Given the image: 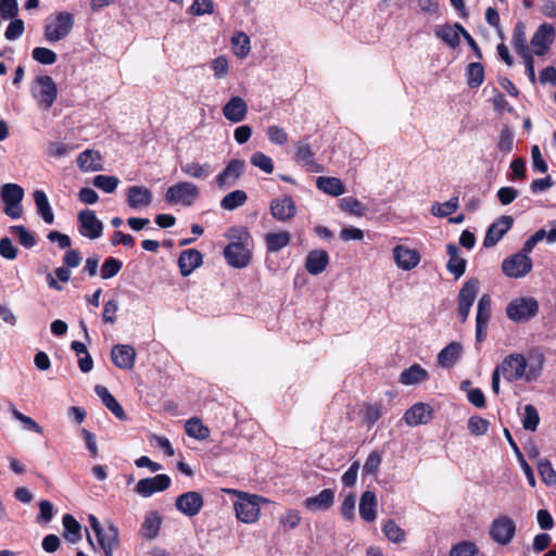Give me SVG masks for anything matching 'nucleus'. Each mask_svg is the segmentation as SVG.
<instances>
[{"instance_id":"f257e3e1","label":"nucleus","mask_w":556,"mask_h":556,"mask_svg":"<svg viewBox=\"0 0 556 556\" xmlns=\"http://www.w3.org/2000/svg\"><path fill=\"white\" fill-rule=\"evenodd\" d=\"M545 357L541 353H529L527 356L520 353H513L503 358L492 372V391L500 394L501 377L508 382L522 380L533 382L538 380L543 371Z\"/></svg>"},{"instance_id":"f03ea898","label":"nucleus","mask_w":556,"mask_h":556,"mask_svg":"<svg viewBox=\"0 0 556 556\" xmlns=\"http://www.w3.org/2000/svg\"><path fill=\"white\" fill-rule=\"evenodd\" d=\"M229 243L224 249L227 263L235 268L247 267L252 260L253 240L244 227H232L226 235Z\"/></svg>"},{"instance_id":"7ed1b4c3","label":"nucleus","mask_w":556,"mask_h":556,"mask_svg":"<svg viewBox=\"0 0 556 556\" xmlns=\"http://www.w3.org/2000/svg\"><path fill=\"white\" fill-rule=\"evenodd\" d=\"M74 25L75 18L71 12H56L46 18L43 37L48 42L61 41L71 34Z\"/></svg>"},{"instance_id":"20e7f679","label":"nucleus","mask_w":556,"mask_h":556,"mask_svg":"<svg viewBox=\"0 0 556 556\" xmlns=\"http://www.w3.org/2000/svg\"><path fill=\"white\" fill-rule=\"evenodd\" d=\"M30 94L38 109L48 111L58 98V86L49 75H39L30 84Z\"/></svg>"},{"instance_id":"39448f33","label":"nucleus","mask_w":556,"mask_h":556,"mask_svg":"<svg viewBox=\"0 0 556 556\" xmlns=\"http://www.w3.org/2000/svg\"><path fill=\"white\" fill-rule=\"evenodd\" d=\"M267 500L248 493H238V500L235 502V510L237 518L244 523L255 522L261 513V503H266Z\"/></svg>"},{"instance_id":"423d86ee","label":"nucleus","mask_w":556,"mask_h":556,"mask_svg":"<svg viewBox=\"0 0 556 556\" xmlns=\"http://www.w3.org/2000/svg\"><path fill=\"white\" fill-rule=\"evenodd\" d=\"M200 197V189L190 181H180L170 186L165 193V201L174 205L190 206Z\"/></svg>"},{"instance_id":"0eeeda50","label":"nucleus","mask_w":556,"mask_h":556,"mask_svg":"<svg viewBox=\"0 0 556 556\" xmlns=\"http://www.w3.org/2000/svg\"><path fill=\"white\" fill-rule=\"evenodd\" d=\"M24 189L17 184H4L0 189V197L4 203V213L12 219H18L23 215L22 201Z\"/></svg>"},{"instance_id":"6e6552de","label":"nucleus","mask_w":556,"mask_h":556,"mask_svg":"<svg viewBox=\"0 0 556 556\" xmlns=\"http://www.w3.org/2000/svg\"><path fill=\"white\" fill-rule=\"evenodd\" d=\"M392 258L399 269L410 271L420 264L421 254L415 248L406 244H396L392 248Z\"/></svg>"},{"instance_id":"1a4fd4ad","label":"nucleus","mask_w":556,"mask_h":556,"mask_svg":"<svg viewBox=\"0 0 556 556\" xmlns=\"http://www.w3.org/2000/svg\"><path fill=\"white\" fill-rule=\"evenodd\" d=\"M539 305L535 299L533 298H519L511 301L507 308L506 313L509 319L521 323L526 321L529 318L533 317L538 312Z\"/></svg>"},{"instance_id":"9d476101","label":"nucleus","mask_w":556,"mask_h":556,"mask_svg":"<svg viewBox=\"0 0 556 556\" xmlns=\"http://www.w3.org/2000/svg\"><path fill=\"white\" fill-rule=\"evenodd\" d=\"M556 36L555 27L552 24L543 23L539 26L536 31L533 34L530 45L532 48V55L542 56L545 55Z\"/></svg>"},{"instance_id":"9b49d317","label":"nucleus","mask_w":556,"mask_h":556,"mask_svg":"<svg viewBox=\"0 0 556 556\" xmlns=\"http://www.w3.org/2000/svg\"><path fill=\"white\" fill-rule=\"evenodd\" d=\"M516 525L508 516H500L493 520L490 528L491 539L500 545H507L515 536Z\"/></svg>"},{"instance_id":"f8f14e48","label":"nucleus","mask_w":556,"mask_h":556,"mask_svg":"<svg viewBox=\"0 0 556 556\" xmlns=\"http://www.w3.org/2000/svg\"><path fill=\"white\" fill-rule=\"evenodd\" d=\"M78 230L83 237L96 240L102 236L103 224L94 211L83 210L78 213Z\"/></svg>"},{"instance_id":"ddd939ff","label":"nucleus","mask_w":556,"mask_h":556,"mask_svg":"<svg viewBox=\"0 0 556 556\" xmlns=\"http://www.w3.org/2000/svg\"><path fill=\"white\" fill-rule=\"evenodd\" d=\"M532 269V261L526 254L516 253L502 263L503 273L509 278H521Z\"/></svg>"},{"instance_id":"4468645a","label":"nucleus","mask_w":556,"mask_h":556,"mask_svg":"<svg viewBox=\"0 0 556 556\" xmlns=\"http://www.w3.org/2000/svg\"><path fill=\"white\" fill-rule=\"evenodd\" d=\"M479 291V280L471 278L466 281L458 293V314L465 323Z\"/></svg>"},{"instance_id":"2eb2a0df","label":"nucleus","mask_w":556,"mask_h":556,"mask_svg":"<svg viewBox=\"0 0 556 556\" xmlns=\"http://www.w3.org/2000/svg\"><path fill=\"white\" fill-rule=\"evenodd\" d=\"M245 169V162L243 160L233 159L226 167L217 175L216 185L220 189L233 187L241 178Z\"/></svg>"},{"instance_id":"dca6fc26","label":"nucleus","mask_w":556,"mask_h":556,"mask_svg":"<svg viewBox=\"0 0 556 556\" xmlns=\"http://www.w3.org/2000/svg\"><path fill=\"white\" fill-rule=\"evenodd\" d=\"M169 485L170 478L160 473L152 478L140 479L135 486V492L142 497H150L156 492L165 491Z\"/></svg>"},{"instance_id":"f3484780","label":"nucleus","mask_w":556,"mask_h":556,"mask_svg":"<svg viewBox=\"0 0 556 556\" xmlns=\"http://www.w3.org/2000/svg\"><path fill=\"white\" fill-rule=\"evenodd\" d=\"M203 504L202 495L195 491L182 493L175 502L177 510L187 517L197 516L201 511Z\"/></svg>"},{"instance_id":"a211bd4d","label":"nucleus","mask_w":556,"mask_h":556,"mask_svg":"<svg viewBox=\"0 0 556 556\" xmlns=\"http://www.w3.org/2000/svg\"><path fill=\"white\" fill-rule=\"evenodd\" d=\"M249 106L247 101L239 97H231L223 106L222 112L224 117L230 123H240L245 119Z\"/></svg>"},{"instance_id":"6ab92c4d","label":"nucleus","mask_w":556,"mask_h":556,"mask_svg":"<svg viewBox=\"0 0 556 556\" xmlns=\"http://www.w3.org/2000/svg\"><path fill=\"white\" fill-rule=\"evenodd\" d=\"M270 213L279 222H289L296 213V205L291 197L283 195L270 202Z\"/></svg>"},{"instance_id":"aec40b11","label":"nucleus","mask_w":556,"mask_h":556,"mask_svg":"<svg viewBox=\"0 0 556 556\" xmlns=\"http://www.w3.org/2000/svg\"><path fill=\"white\" fill-rule=\"evenodd\" d=\"M513 217L503 215L495 220L489 228L483 241L485 248L494 247L503 236L511 228Z\"/></svg>"},{"instance_id":"412c9836","label":"nucleus","mask_w":556,"mask_h":556,"mask_svg":"<svg viewBox=\"0 0 556 556\" xmlns=\"http://www.w3.org/2000/svg\"><path fill=\"white\" fill-rule=\"evenodd\" d=\"M96 536L105 556H113V551L119 545L118 529L112 522H108Z\"/></svg>"},{"instance_id":"4be33fe9","label":"nucleus","mask_w":556,"mask_h":556,"mask_svg":"<svg viewBox=\"0 0 556 556\" xmlns=\"http://www.w3.org/2000/svg\"><path fill=\"white\" fill-rule=\"evenodd\" d=\"M112 362L122 369H131L135 365L136 351L131 345L117 344L111 351Z\"/></svg>"},{"instance_id":"5701e85b","label":"nucleus","mask_w":556,"mask_h":556,"mask_svg":"<svg viewBox=\"0 0 556 556\" xmlns=\"http://www.w3.org/2000/svg\"><path fill=\"white\" fill-rule=\"evenodd\" d=\"M153 194L143 186H131L127 189V203L132 210L148 207L152 203Z\"/></svg>"},{"instance_id":"b1692460","label":"nucleus","mask_w":556,"mask_h":556,"mask_svg":"<svg viewBox=\"0 0 556 556\" xmlns=\"http://www.w3.org/2000/svg\"><path fill=\"white\" fill-rule=\"evenodd\" d=\"M432 418V409L428 404L417 403L404 414L405 422L410 427L425 425Z\"/></svg>"},{"instance_id":"393cba45","label":"nucleus","mask_w":556,"mask_h":556,"mask_svg":"<svg viewBox=\"0 0 556 556\" xmlns=\"http://www.w3.org/2000/svg\"><path fill=\"white\" fill-rule=\"evenodd\" d=\"M78 167L85 172H99L103 169V159L99 151L87 149L77 157Z\"/></svg>"},{"instance_id":"a878e982","label":"nucleus","mask_w":556,"mask_h":556,"mask_svg":"<svg viewBox=\"0 0 556 556\" xmlns=\"http://www.w3.org/2000/svg\"><path fill=\"white\" fill-rule=\"evenodd\" d=\"M202 264V254L194 249L185 250L178 258V266L182 276H189Z\"/></svg>"},{"instance_id":"bb28decb","label":"nucleus","mask_w":556,"mask_h":556,"mask_svg":"<svg viewBox=\"0 0 556 556\" xmlns=\"http://www.w3.org/2000/svg\"><path fill=\"white\" fill-rule=\"evenodd\" d=\"M334 502V492L330 489L323 490L318 495L307 497L304 506L311 511H321L329 509Z\"/></svg>"},{"instance_id":"cd10ccee","label":"nucleus","mask_w":556,"mask_h":556,"mask_svg":"<svg viewBox=\"0 0 556 556\" xmlns=\"http://www.w3.org/2000/svg\"><path fill=\"white\" fill-rule=\"evenodd\" d=\"M162 525V517L157 511H150L146 515L140 527V536L144 540H153L159 535Z\"/></svg>"},{"instance_id":"c85d7f7f","label":"nucleus","mask_w":556,"mask_h":556,"mask_svg":"<svg viewBox=\"0 0 556 556\" xmlns=\"http://www.w3.org/2000/svg\"><path fill=\"white\" fill-rule=\"evenodd\" d=\"M329 263L328 253L325 250L311 251L305 261V268L311 275L323 273Z\"/></svg>"},{"instance_id":"c756f323","label":"nucleus","mask_w":556,"mask_h":556,"mask_svg":"<svg viewBox=\"0 0 556 556\" xmlns=\"http://www.w3.org/2000/svg\"><path fill=\"white\" fill-rule=\"evenodd\" d=\"M446 252L448 255L447 270L453 274L455 278H459L466 270V260L459 255V249L454 243L446 245Z\"/></svg>"},{"instance_id":"7c9ffc66","label":"nucleus","mask_w":556,"mask_h":556,"mask_svg":"<svg viewBox=\"0 0 556 556\" xmlns=\"http://www.w3.org/2000/svg\"><path fill=\"white\" fill-rule=\"evenodd\" d=\"M428 379L429 372L420 365L414 364L401 372L399 381L404 386H416Z\"/></svg>"},{"instance_id":"2f4dec72","label":"nucleus","mask_w":556,"mask_h":556,"mask_svg":"<svg viewBox=\"0 0 556 556\" xmlns=\"http://www.w3.org/2000/svg\"><path fill=\"white\" fill-rule=\"evenodd\" d=\"M463 30H465V28L458 23L444 25L435 30V36L451 48H456L460 42L459 35H463Z\"/></svg>"},{"instance_id":"473e14b6","label":"nucleus","mask_w":556,"mask_h":556,"mask_svg":"<svg viewBox=\"0 0 556 556\" xmlns=\"http://www.w3.org/2000/svg\"><path fill=\"white\" fill-rule=\"evenodd\" d=\"M268 252L275 253L286 248L291 241V233L287 230L267 232L264 237Z\"/></svg>"},{"instance_id":"72a5a7b5","label":"nucleus","mask_w":556,"mask_h":556,"mask_svg":"<svg viewBox=\"0 0 556 556\" xmlns=\"http://www.w3.org/2000/svg\"><path fill=\"white\" fill-rule=\"evenodd\" d=\"M359 514L367 522H372L377 517V498L374 492L363 493L359 502Z\"/></svg>"},{"instance_id":"f704fd0d","label":"nucleus","mask_w":556,"mask_h":556,"mask_svg":"<svg viewBox=\"0 0 556 556\" xmlns=\"http://www.w3.org/2000/svg\"><path fill=\"white\" fill-rule=\"evenodd\" d=\"M34 202L37 208V213L47 224L54 222V213L49 203L47 194L42 190H35L33 193Z\"/></svg>"},{"instance_id":"c9c22d12","label":"nucleus","mask_w":556,"mask_h":556,"mask_svg":"<svg viewBox=\"0 0 556 556\" xmlns=\"http://www.w3.org/2000/svg\"><path fill=\"white\" fill-rule=\"evenodd\" d=\"M94 391L97 395L102 400L106 408L111 410L119 420L126 419V414L123 407L105 387L96 386Z\"/></svg>"},{"instance_id":"e433bc0d","label":"nucleus","mask_w":556,"mask_h":556,"mask_svg":"<svg viewBox=\"0 0 556 556\" xmlns=\"http://www.w3.org/2000/svg\"><path fill=\"white\" fill-rule=\"evenodd\" d=\"M462 352L460 343L451 342L438 354L439 365L445 368L452 367L458 361Z\"/></svg>"},{"instance_id":"4c0bfd02","label":"nucleus","mask_w":556,"mask_h":556,"mask_svg":"<svg viewBox=\"0 0 556 556\" xmlns=\"http://www.w3.org/2000/svg\"><path fill=\"white\" fill-rule=\"evenodd\" d=\"M316 186L318 189L332 197H339L345 192L343 182L337 177H318Z\"/></svg>"},{"instance_id":"58836bf2","label":"nucleus","mask_w":556,"mask_h":556,"mask_svg":"<svg viewBox=\"0 0 556 556\" xmlns=\"http://www.w3.org/2000/svg\"><path fill=\"white\" fill-rule=\"evenodd\" d=\"M64 538L71 543H77L81 539V526L70 514L63 516Z\"/></svg>"},{"instance_id":"ea45409f","label":"nucleus","mask_w":556,"mask_h":556,"mask_svg":"<svg viewBox=\"0 0 556 556\" xmlns=\"http://www.w3.org/2000/svg\"><path fill=\"white\" fill-rule=\"evenodd\" d=\"M511 43L516 52L522 58L530 55V49L526 38V27L522 23H518L513 33Z\"/></svg>"},{"instance_id":"a19ab883","label":"nucleus","mask_w":556,"mask_h":556,"mask_svg":"<svg viewBox=\"0 0 556 556\" xmlns=\"http://www.w3.org/2000/svg\"><path fill=\"white\" fill-rule=\"evenodd\" d=\"M181 172L191 178L205 179L211 175L212 167L208 163L188 162L181 166Z\"/></svg>"},{"instance_id":"79ce46f5","label":"nucleus","mask_w":556,"mask_h":556,"mask_svg":"<svg viewBox=\"0 0 556 556\" xmlns=\"http://www.w3.org/2000/svg\"><path fill=\"white\" fill-rule=\"evenodd\" d=\"M248 200V194L243 190H233L227 193L220 200V207L226 211H233L242 206Z\"/></svg>"},{"instance_id":"37998d69","label":"nucleus","mask_w":556,"mask_h":556,"mask_svg":"<svg viewBox=\"0 0 556 556\" xmlns=\"http://www.w3.org/2000/svg\"><path fill=\"white\" fill-rule=\"evenodd\" d=\"M186 432L189 437L197 440H205L210 435V429L204 426L199 418H191L186 422Z\"/></svg>"},{"instance_id":"c03bdc74","label":"nucleus","mask_w":556,"mask_h":556,"mask_svg":"<svg viewBox=\"0 0 556 556\" xmlns=\"http://www.w3.org/2000/svg\"><path fill=\"white\" fill-rule=\"evenodd\" d=\"M232 50L236 56L243 59L251 50L250 38L244 33H237L231 38Z\"/></svg>"},{"instance_id":"a18cd8bd","label":"nucleus","mask_w":556,"mask_h":556,"mask_svg":"<svg viewBox=\"0 0 556 556\" xmlns=\"http://www.w3.org/2000/svg\"><path fill=\"white\" fill-rule=\"evenodd\" d=\"M466 75L469 87L477 88L483 83L484 79L483 66L478 62L469 63L467 66Z\"/></svg>"},{"instance_id":"49530a36","label":"nucleus","mask_w":556,"mask_h":556,"mask_svg":"<svg viewBox=\"0 0 556 556\" xmlns=\"http://www.w3.org/2000/svg\"><path fill=\"white\" fill-rule=\"evenodd\" d=\"M536 467H538L539 475L545 484H547V485L556 484V471L553 468V466L548 459H546V458L539 459Z\"/></svg>"},{"instance_id":"de8ad7c7","label":"nucleus","mask_w":556,"mask_h":556,"mask_svg":"<svg viewBox=\"0 0 556 556\" xmlns=\"http://www.w3.org/2000/svg\"><path fill=\"white\" fill-rule=\"evenodd\" d=\"M458 198L453 197L444 203H434L431 206V213L437 217H445L453 214L458 208Z\"/></svg>"},{"instance_id":"09e8293b","label":"nucleus","mask_w":556,"mask_h":556,"mask_svg":"<svg viewBox=\"0 0 556 556\" xmlns=\"http://www.w3.org/2000/svg\"><path fill=\"white\" fill-rule=\"evenodd\" d=\"M384 535L393 543H402L406 539L405 531L392 519L383 526Z\"/></svg>"},{"instance_id":"8fccbe9b","label":"nucleus","mask_w":556,"mask_h":556,"mask_svg":"<svg viewBox=\"0 0 556 556\" xmlns=\"http://www.w3.org/2000/svg\"><path fill=\"white\" fill-rule=\"evenodd\" d=\"M491 306H492V301H491L490 295L484 294L478 302L476 324L488 325L489 319L491 317Z\"/></svg>"},{"instance_id":"3c124183","label":"nucleus","mask_w":556,"mask_h":556,"mask_svg":"<svg viewBox=\"0 0 556 556\" xmlns=\"http://www.w3.org/2000/svg\"><path fill=\"white\" fill-rule=\"evenodd\" d=\"M92 184L105 193H112L117 188L119 179L115 176L98 175L93 178Z\"/></svg>"},{"instance_id":"603ef678","label":"nucleus","mask_w":556,"mask_h":556,"mask_svg":"<svg viewBox=\"0 0 556 556\" xmlns=\"http://www.w3.org/2000/svg\"><path fill=\"white\" fill-rule=\"evenodd\" d=\"M539 422L540 416L538 409L531 404L526 405L522 415L523 428L529 431H535L538 429Z\"/></svg>"},{"instance_id":"864d4df0","label":"nucleus","mask_w":556,"mask_h":556,"mask_svg":"<svg viewBox=\"0 0 556 556\" xmlns=\"http://www.w3.org/2000/svg\"><path fill=\"white\" fill-rule=\"evenodd\" d=\"M513 144L514 132L507 125H504L500 131L497 149L502 153L507 154L513 150Z\"/></svg>"},{"instance_id":"5fc2aeb1","label":"nucleus","mask_w":556,"mask_h":556,"mask_svg":"<svg viewBox=\"0 0 556 556\" xmlns=\"http://www.w3.org/2000/svg\"><path fill=\"white\" fill-rule=\"evenodd\" d=\"M10 231L15 235L20 243L25 248H33L36 245V238L30 233L26 227L22 225L10 227Z\"/></svg>"},{"instance_id":"6e6d98bb","label":"nucleus","mask_w":556,"mask_h":556,"mask_svg":"<svg viewBox=\"0 0 556 556\" xmlns=\"http://www.w3.org/2000/svg\"><path fill=\"white\" fill-rule=\"evenodd\" d=\"M24 30V21L18 17L12 18L4 31V38L9 41H14L23 35Z\"/></svg>"},{"instance_id":"4d7b16f0","label":"nucleus","mask_w":556,"mask_h":556,"mask_svg":"<svg viewBox=\"0 0 556 556\" xmlns=\"http://www.w3.org/2000/svg\"><path fill=\"white\" fill-rule=\"evenodd\" d=\"M251 164L266 174H271L274 172V163L273 160L263 152H255L252 154Z\"/></svg>"},{"instance_id":"13d9d810","label":"nucleus","mask_w":556,"mask_h":556,"mask_svg":"<svg viewBox=\"0 0 556 556\" xmlns=\"http://www.w3.org/2000/svg\"><path fill=\"white\" fill-rule=\"evenodd\" d=\"M31 56L36 62L45 65H51L56 61L55 52L45 47L35 48L31 52Z\"/></svg>"},{"instance_id":"bf43d9fd","label":"nucleus","mask_w":556,"mask_h":556,"mask_svg":"<svg viewBox=\"0 0 556 556\" xmlns=\"http://www.w3.org/2000/svg\"><path fill=\"white\" fill-rule=\"evenodd\" d=\"M10 410L14 418L21 421L25 426V428L38 434H42V427L39 426L33 418L22 414L20 410L16 409V407L13 404L10 405Z\"/></svg>"},{"instance_id":"052dcab7","label":"nucleus","mask_w":556,"mask_h":556,"mask_svg":"<svg viewBox=\"0 0 556 556\" xmlns=\"http://www.w3.org/2000/svg\"><path fill=\"white\" fill-rule=\"evenodd\" d=\"M479 549L473 542L464 541L454 545L450 551V556H477Z\"/></svg>"},{"instance_id":"680f3d73","label":"nucleus","mask_w":556,"mask_h":556,"mask_svg":"<svg viewBox=\"0 0 556 556\" xmlns=\"http://www.w3.org/2000/svg\"><path fill=\"white\" fill-rule=\"evenodd\" d=\"M18 15L17 0H0V20H12Z\"/></svg>"},{"instance_id":"e2e57ef3","label":"nucleus","mask_w":556,"mask_h":556,"mask_svg":"<svg viewBox=\"0 0 556 556\" xmlns=\"http://www.w3.org/2000/svg\"><path fill=\"white\" fill-rule=\"evenodd\" d=\"M489 421L480 416H472L468 419V430L473 435H483L489 430Z\"/></svg>"},{"instance_id":"0e129e2a","label":"nucleus","mask_w":556,"mask_h":556,"mask_svg":"<svg viewBox=\"0 0 556 556\" xmlns=\"http://www.w3.org/2000/svg\"><path fill=\"white\" fill-rule=\"evenodd\" d=\"M188 12L194 16L212 14L214 12L213 0H194Z\"/></svg>"},{"instance_id":"69168bd1","label":"nucleus","mask_w":556,"mask_h":556,"mask_svg":"<svg viewBox=\"0 0 556 556\" xmlns=\"http://www.w3.org/2000/svg\"><path fill=\"white\" fill-rule=\"evenodd\" d=\"M266 135L268 140L274 144L282 146L288 141V134L286 130L277 125H271L267 128Z\"/></svg>"},{"instance_id":"338daca9","label":"nucleus","mask_w":556,"mask_h":556,"mask_svg":"<svg viewBox=\"0 0 556 556\" xmlns=\"http://www.w3.org/2000/svg\"><path fill=\"white\" fill-rule=\"evenodd\" d=\"M211 67L214 72V77L216 79H223L228 75L229 64L228 60L224 56H217L211 62Z\"/></svg>"},{"instance_id":"774afa93","label":"nucleus","mask_w":556,"mask_h":556,"mask_svg":"<svg viewBox=\"0 0 556 556\" xmlns=\"http://www.w3.org/2000/svg\"><path fill=\"white\" fill-rule=\"evenodd\" d=\"M122 268V263L116 258H108L101 267V278L110 279L118 274Z\"/></svg>"}]
</instances>
